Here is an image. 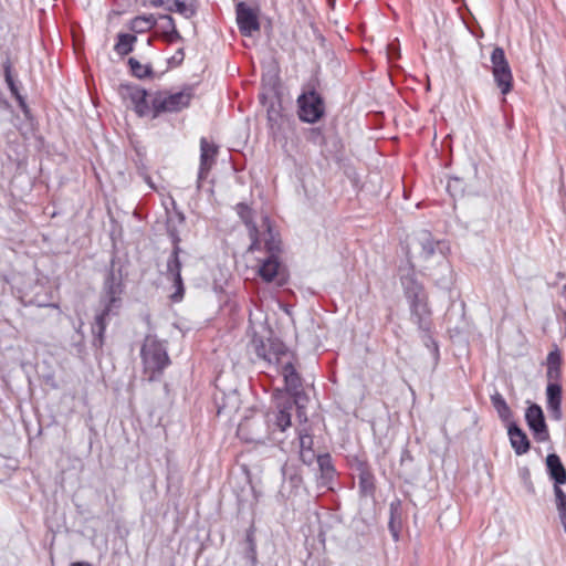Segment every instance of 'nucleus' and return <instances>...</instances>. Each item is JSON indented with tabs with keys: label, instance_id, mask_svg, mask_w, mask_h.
<instances>
[{
	"label": "nucleus",
	"instance_id": "13",
	"mask_svg": "<svg viewBox=\"0 0 566 566\" xmlns=\"http://www.w3.org/2000/svg\"><path fill=\"white\" fill-rule=\"evenodd\" d=\"M3 69V77L4 82L11 93V95L15 98L21 112L23 115L29 118L31 114V109L27 104L25 97L20 93L21 83L18 81L17 75L14 74L13 64L10 57H7L2 63Z\"/></svg>",
	"mask_w": 566,
	"mask_h": 566
},
{
	"label": "nucleus",
	"instance_id": "17",
	"mask_svg": "<svg viewBox=\"0 0 566 566\" xmlns=\"http://www.w3.org/2000/svg\"><path fill=\"white\" fill-rule=\"evenodd\" d=\"M150 7L164 8L169 12H177L186 19L197 13V0H146Z\"/></svg>",
	"mask_w": 566,
	"mask_h": 566
},
{
	"label": "nucleus",
	"instance_id": "43",
	"mask_svg": "<svg viewBox=\"0 0 566 566\" xmlns=\"http://www.w3.org/2000/svg\"><path fill=\"white\" fill-rule=\"evenodd\" d=\"M300 459L305 465H311L316 460L317 455L314 450H300Z\"/></svg>",
	"mask_w": 566,
	"mask_h": 566
},
{
	"label": "nucleus",
	"instance_id": "7",
	"mask_svg": "<svg viewBox=\"0 0 566 566\" xmlns=\"http://www.w3.org/2000/svg\"><path fill=\"white\" fill-rule=\"evenodd\" d=\"M181 251L180 243L172 244V249L166 264L165 276L172 282L175 287V292L170 296L172 302H180L185 295V285L181 277L182 263L179 256Z\"/></svg>",
	"mask_w": 566,
	"mask_h": 566
},
{
	"label": "nucleus",
	"instance_id": "29",
	"mask_svg": "<svg viewBox=\"0 0 566 566\" xmlns=\"http://www.w3.org/2000/svg\"><path fill=\"white\" fill-rule=\"evenodd\" d=\"M137 41V36L130 33H118L117 34V42L114 45L115 52L120 55L125 56L133 52L134 44Z\"/></svg>",
	"mask_w": 566,
	"mask_h": 566
},
{
	"label": "nucleus",
	"instance_id": "10",
	"mask_svg": "<svg viewBox=\"0 0 566 566\" xmlns=\"http://www.w3.org/2000/svg\"><path fill=\"white\" fill-rule=\"evenodd\" d=\"M525 421L537 442L549 440V431L545 421L542 407L537 403H531L525 411Z\"/></svg>",
	"mask_w": 566,
	"mask_h": 566
},
{
	"label": "nucleus",
	"instance_id": "34",
	"mask_svg": "<svg viewBox=\"0 0 566 566\" xmlns=\"http://www.w3.org/2000/svg\"><path fill=\"white\" fill-rule=\"evenodd\" d=\"M282 474L284 476V480L290 483L292 489L297 490L303 483V478H302L298 469L295 467H292V465L289 467L285 464L282 468Z\"/></svg>",
	"mask_w": 566,
	"mask_h": 566
},
{
	"label": "nucleus",
	"instance_id": "4",
	"mask_svg": "<svg viewBox=\"0 0 566 566\" xmlns=\"http://www.w3.org/2000/svg\"><path fill=\"white\" fill-rule=\"evenodd\" d=\"M193 88L187 86L180 92L158 91L151 96V118L164 113H178L187 108L193 97Z\"/></svg>",
	"mask_w": 566,
	"mask_h": 566
},
{
	"label": "nucleus",
	"instance_id": "33",
	"mask_svg": "<svg viewBox=\"0 0 566 566\" xmlns=\"http://www.w3.org/2000/svg\"><path fill=\"white\" fill-rule=\"evenodd\" d=\"M358 488L360 496L374 497L376 492V484L373 471L358 476Z\"/></svg>",
	"mask_w": 566,
	"mask_h": 566
},
{
	"label": "nucleus",
	"instance_id": "21",
	"mask_svg": "<svg viewBox=\"0 0 566 566\" xmlns=\"http://www.w3.org/2000/svg\"><path fill=\"white\" fill-rule=\"evenodd\" d=\"M317 465L319 470L318 485L323 488H329L336 474L332 455L329 453L318 454Z\"/></svg>",
	"mask_w": 566,
	"mask_h": 566
},
{
	"label": "nucleus",
	"instance_id": "6",
	"mask_svg": "<svg viewBox=\"0 0 566 566\" xmlns=\"http://www.w3.org/2000/svg\"><path fill=\"white\" fill-rule=\"evenodd\" d=\"M403 295L409 303L410 319L423 315L432 314L428 304V294L421 282L417 280L413 273H408L400 277Z\"/></svg>",
	"mask_w": 566,
	"mask_h": 566
},
{
	"label": "nucleus",
	"instance_id": "46",
	"mask_svg": "<svg viewBox=\"0 0 566 566\" xmlns=\"http://www.w3.org/2000/svg\"><path fill=\"white\" fill-rule=\"evenodd\" d=\"M244 557L251 563V566H255L256 558V547H247Z\"/></svg>",
	"mask_w": 566,
	"mask_h": 566
},
{
	"label": "nucleus",
	"instance_id": "45",
	"mask_svg": "<svg viewBox=\"0 0 566 566\" xmlns=\"http://www.w3.org/2000/svg\"><path fill=\"white\" fill-rule=\"evenodd\" d=\"M185 59V51L182 48L178 49L176 51V53L171 56V59L169 60V64H172V65H180L182 63Z\"/></svg>",
	"mask_w": 566,
	"mask_h": 566
},
{
	"label": "nucleus",
	"instance_id": "49",
	"mask_svg": "<svg viewBox=\"0 0 566 566\" xmlns=\"http://www.w3.org/2000/svg\"><path fill=\"white\" fill-rule=\"evenodd\" d=\"M256 547L252 533L247 534V547Z\"/></svg>",
	"mask_w": 566,
	"mask_h": 566
},
{
	"label": "nucleus",
	"instance_id": "44",
	"mask_svg": "<svg viewBox=\"0 0 566 566\" xmlns=\"http://www.w3.org/2000/svg\"><path fill=\"white\" fill-rule=\"evenodd\" d=\"M163 36L168 43H174L184 40L179 31L172 28L168 33H163Z\"/></svg>",
	"mask_w": 566,
	"mask_h": 566
},
{
	"label": "nucleus",
	"instance_id": "38",
	"mask_svg": "<svg viewBox=\"0 0 566 566\" xmlns=\"http://www.w3.org/2000/svg\"><path fill=\"white\" fill-rule=\"evenodd\" d=\"M520 478L524 484V488L525 490L530 493V494H534L535 493V488H534V484L531 480V471L527 467H524L522 469H520Z\"/></svg>",
	"mask_w": 566,
	"mask_h": 566
},
{
	"label": "nucleus",
	"instance_id": "28",
	"mask_svg": "<svg viewBox=\"0 0 566 566\" xmlns=\"http://www.w3.org/2000/svg\"><path fill=\"white\" fill-rule=\"evenodd\" d=\"M235 211H237L239 218L241 219V221L248 228L249 235H254L258 232V226L253 221L254 211L252 210V208L244 202H239L235 206Z\"/></svg>",
	"mask_w": 566,
	"mask_h": 566
},
{
	"label": "nucleus",
	"instance_id": "36",
	"mask_svg": "<svg viewBox=\"0 0 566 566\" xmlns=\"http://www.w3.org/2000/svg\"><path fill=\"white\" fill-rule=\"evenodd\" d=\"M306 139L315 145L325 144V136L319 127H312L307 129Z\"/></svg>",
	"mask_w": 566,
	"mask_h": 566
},
{
	"label": "nucleus",
	"instance_id": "25",
	"mask_svg": "<svg viewBox=\"0 0 566 566\" xmlns=\"http://www.w3.org/2000/svg\"><path fill=\"white\" fill-rule=\"evenodd\" d=\"M402 526V503L401 500L395 499L389 505L388 527L392 537L397 541Z\"/></svg>",
	"mask_w": 566,
	"mask_h": 566
},
{
	"label": "nucleus",
	"instance_id": "23",
	"mask_svg": "<svg viewBox=\"0 0 566 566\" xmlns=\"http://www.w3.org/2000/svg\"><path fill=\"white\" fill-rule=\"evenodd\" d=\"M266 114L269 127L274 135L282 132L284 125L290 123V117L282 113V106L280 102L277 104L272 103L268 107Z\"/></svg>",
	"mask_w": 566,
	"mask_h": 566
},
{
	"label": "nucleus",
	"instance_id": "50",
	"mask_svg": "<svg viewBox=\"0 0 566 566\" xmlns=\"http://www.w3.org/2000/svg\"><path fill=\"white\" fill-rule=\"evenodd\" d=\"M142 177H143V179L145 180V182H147V184L149 185V187H150L151 189H155V188H156V187H155V185L153 184V180H151L150 176H148V175H147V174H145V172H142Z\"/></svg>",
	"mask_w": 566,
	"mask_h": 566
},
{
	"label": "nucleus",
	"instance_id": "37",
	"mask_svg": "<svg viewBox=\"0 0 566 566\" xmlns=\"http://www.w3.org/2000/svg\"><path fill=\"white\" fill-rule=\"evenodd\" d=\"M560 485L562 484H554V493L558 513L566 511V493L562 490Z\"/></svg>",
	"mask_w": 566,
	"mask_h": 566
},
{
	"label": "nucleus",
	"instance_id": "42",
	"mask_svg": "<svg viewBox=\"0 0 566 566\" xmlns=\"http://www.w3.org/2000/svg\"><path fill=\"white\" fill-rule=\"evenodd\" d=\"M352 468L357 472V475H363L371 471L367 461L355 457L352 461Z\"/></svg>",
	"mask_w": 566,
	"mask_h": 566
},
{
	"label": "nucleus",
	"instance_id": "55",
	"mask_svg": "<svg viewBox=\"0 0 566 566\" xmlns=\"http://www.w3.org/2000/svg\"><path fill=\"white\" fill-rule=\"evenodd\" d=\"M224 408H226L224 405L218 406V415H220Z\"/></svg>",
	"mask_w": 566,
	"mask_h": 566
},
{
	"label": "nucleus",
	"instance_id": "27",
	"mask_svg": "<svg viewBox=\"0 0 566 566\" xmlns=\"http://www.w3.org/2000/svg\"><path fill=\"white\" fill-rule=\"evenodd\" d=\"M547 371L546 377L548 384H560L562 377V355L558 349L551 352L547 355Z\"/></svg>",
	"mask_w": 566,
	"mask_h": 566
},
{
	"label": "nucleus",
	"instance_id": "15",
	"mask_svg": "<svg viewBox=\"0 0 566 566\" xmlns=\"http://www.w3.org/2000/svg\"><path fill=\"white\" fill-rule=\"evenodd\" d=\"M219 153L218 145L209 143L206 137L200 139V165L198 171V188L201 187L202 180H205L216 164V159Z\"/></svg>",
	"mask_w": 566,
	"mask_h": 566
},
{
	"label": "nucleus",
	"instance_id": "19",
	"mask_svg": "<svg viewBox=\"0 0 566 566\" xmlns=\"http://www.w3.org/2000/svg\"><path fill=\"white\" fill-rule=\"evenodd\" d=\"M547 410L551 417L559 421L563 417L562 413V385L547 384L546 387Z\"/></svg>",
	"mask_w": 566,
	"mask_h": 566
},
{
	"label": "nucleus",
	"instance_id": "2",
	"mask_svg": "<svg viewBox=\"0 0 566 566\" xmlns=\"http://www.w3.org/2000/svg\"><path fill=\"white\" fill-rule=\"evenodd\" d=\"M124 273L123 265L117 258H112L109 268L105 274L103 290L101 294L102 311L96 314L95 322L92 326L93 340L92 345L101 349L104 345V334L112 315H117L122 307V295L125 285L123 283Z\"/></svg>",
	"mask_w": 566,
	"mask_h": 566
},
{
	"label": "nucleus",
	"instance_id": "52",
	"mask_svg": "<svg viewBox=\"0 0 566 566\" xmlns=\"http://www.w3.org/2000/svg\"><path fill=\"white\" fill-rule=\"evenodd\" d=\"M558 515H559V518H560V523L564 526V530L566 532V511L562 512V513H558Z\"/></svg>",
	"mask_w": 566,
	"mask_h": 566
},
{
	"label": "nucleus",
	"instance_id": "24",
	"mask_svg": "<svg viewBox=\"0 0 566 566\" xmlns=\"http://www.w3.org/2000/svg\"><path fill=\"white\" fill-rule=\"evenodd\" d=\"M546 469L548 476L554 481V484L566 483V469L558 454L549 453L546 457Z\"/></svg>",
	"mask_w": 566,
	"mask_h": 566
},
{
	"label": "nucleus",
	"instance_id": "5",
	"mask_svg": "<svg viewBox=\"0 0 566 566\" xmlns=\"http://www.w3.org/2000/svg\"><path fill=\"white\" fill-rule=\"evenodd\" d=\"M297 116L301 122L315 124L325 115L324 97L316 91L313 83L304 86L303 92L296 99Z\"/></svg>",
	"mask_w": 566,
	"mask_h": 566
},
{
	"label": "nucleus",
	"instance_id": "3",
	"mask_svg": "<svg viewBox=\"0 0 566 566\" xmlns=\"http://www.w3.org/2000/svg\"><path fill=\"white\" fill-rule=\"evenodd\" d=\"M140 357L145 373L150 374V381L156 380L171 363L165 344L150 335H147L144 340Z\"/></svg>",
	"mask_w": 566,
	"mask_h": 566
},
{
	"label": "nucleus",
	"instance_id": "39",
	"mask_svg": "<svg viewBox=\"0 0 566 566\" xmlns=\"http://www.w3.org/2000/svg\"><path fill=\"white\" fill-rule=\"evenodd\" d=\"M387 51V59L390 63L398 60L400 57V45L398 40H394L390 43L387 44L386 48Z\"/></svg>",
	"mask_w": 566,
	"mask_h": 566
},
{
	"label": "nucleus",
	"instance_id": "40",
	"mask_svg": "<svg viewBox=\"0 0 566 566\" xmlns=\"http://www.w3.org/2000/svg\"><path fill=\"white\" fill-rule=\"evenodd\" d=\"M166 229H167V234H168L169 239L171 240V244L180 243L181 239L179 235V231H178L176 224L174 223L172 218L167 219Z\"/></svg>",
	"mask_w": 566,
	"mask_h": 566
},
{
	"label": "nucleus",
	"instance_id": "32",
	"mask_svg": "<svg viewBox=\"0 0 566 566\" xmlns=\"http://www.w3.org/2000/svg\"><path fill=\"white\" fill-rule=\"evenodd\" d=\"M127 64L129 66L130 74L136 78L144 80L154 76L151 64H142L135 57H129Z\"/></svg>",
	"mask_w": 566,
	"mask_h": 566
},
{
	"label": "nucleus",
	"instance_id": "18",
	"mask_svg": "<svg viewBox=\"0 0 566 566\" xmlns=\"http://www.w3.org/2000/svg\"><path fill=\"white\" fill-rule=\"evenodd\" d=\"M507 434L511 446L517 455L525 454L530 451L531 441L516 422L511 421L507 424Z\"/></svg>",
	"mask_w": 566,
	"mask_h": 566
},
{
	"label": "nucleus",
	"instance_id": "14",
	"mask_svg": "<svg viewBox=\"0 0 566 566\" xmlns=\"http://www.w3.org/2000/svg\"><path fill=\"white\" fill-rule=\"evenodd\" d=\"M432 314L423 315L420 317L412 318L411 322L418 326L420 338L423 345L432 354L434 364H438L440 358L439 345L433 337V323L431 318Z\"/></svg>",
	"mask_w": 566,
	"mask_h": 566
},
{
	"label": "nucleus",
	"instance_id": "20",
	"mask_svg": "<svg viewBox=\"0 0 566 566\" xmlns=\"http://www.w3.org/2000/svg\"><path fill=\"white\" fill-rule=\"evenodd\" d=\"M430 276L440 289H450L453 283V271L447 256L439 261L437 269L430 273Z\"/></svg>",
	"mask_w": 566,
	"mask_h": 566
},
{
	"label": "nucleus",
	"instance_id": "26",
	"mask_svg": "<svg viewBox=\"0 0 566 566\" xmlns=\"http://www.w3.org/2000/svg\"><path fill=\"white\" fill-rule=\"evenodd\" d=\"M280 269V258L266 256L261 261L258 274L264 282L271 283L279 275Z\"/></svg>",
	"mask_w": 566,
	"mask_h": 566
},
{
	"label": "nucleus",
	"instance_id": "53",
	"mask_svg": "<svg viewBox=\"0 0 566 566\" xmlns=\"http://www.w3.org/2000/svg\"><path fill=\"white\" fill-rule=\"evenodd\" d=\"M70 566H92V565L87 562H74Z\"/></svg>",
	"mask_w": 566,
	"mask_h": 566
},
{
	"label": "nucleus",
	"instance_id": "11",
	"mask_svg": "<svg viewBox=\"0 0 566 566\" xmlns=\"http://www.w3.org/2000/svg\"><path fill=\"white\" fill-rule=\"evenodd\" d=\"M119 92L132 101L134 111L139 117L151 115V103H148V92L145 88L134 84H122Z\"/></svg>",
	"mask_w": 566,
	"mask_h": 566
},
{
	"label": "nucleus",
	"instance_id": "35",
	"mask_svg": "<svg viewBox=\"0 0 566 566\" xmlns=\"http://www.w3.org/2000/svg\"><path fill=\"white\" fill-rule=\"evenodd\" d=\"M300 450H313V436L307 429L298 430Z\"/></svg>",
	"mask_w": 566,
	"mask_h": 566
},
{
	"label": "nucleus",
	"instance_id": "31",
	"mask_svg": "<svg viewBox=\"0 0 566 566\" xmlns=\"http://www.w3.org/2000/svg\"><path fill=\"white\" fill-rule=\"evenodd\" d=\"M157 24L153 14L138 15L130 20L129 29L135 33H144L151 30Z\"/></svg>",
	"mask_w": 566,
	"mask_h": 566
},
{
	"label": "nucleus",
	"instance_id": "16",
	"mask_svg": "<svg viewBox=\"0 0 566 566\" xmlns=\"http://www.w3.org/2000/svg\"><path fill=\"white\" fill-rule=\"evenodd\" d=\"M417 242L421 248L420 256L423 260H428L437 253H439L442 259L449 251L447 242L441 240H434L431 233L427 230H422L418 233Z\"/></svg>",
	"mask_w": 566,
	"mask_h": 566
},
{
	"label": "nucleus",
	"instance_id": "9",
	"mask_svg": "<svg viewBox=\"0 0 566 566\" xmlns=\"http://www.w3.org/2000/svg\"><path fill=\"white\" fill-rule=\"evenodd\" d=\"M295 403L292 400H286L285 402L279 405L276 411L271 415H268V427L270 430L269 439L272 442H282L283 439L276 438L274 434L277 431L284 432L287 428L292 426V409Z\"/></svg>",
	"mask_w": 566,
	"mask_h": 566
},
{
	"label": "nucleus",
	"instance_id": "8",
	"mask_svg": "<svg viewBox=\"0 0 566 566\" xmlns=\"http://www.w3.org/2000/svg\"><path fill=\"white\" fill-rule=\"evenodd\" d=\"M491 62L493 64L492 73L496 85L503 95L509 94L513 86V76L502 48L496 46L493 49Z\"/></svg>",
	"mask_w": 566,
	"mask_h": 566
},
{
	"label": "nucleus",
	"instance_id": "22",
	"mask_svg": "<svg viewBox=\"0 0 566 566\" xmlns=\"http://www.w3.org/2000/svg\"><path fill=\"white\" fill-rule=\"evenodd\" d=\"M264 224L266 227V231L264 233V249L268 253V256L280 258L282 253V241L277 232L270 224V219L268 217L264 218Z\"/></svg>",
	"mask_w": 566,
	"mask_h": 566
},
{
	"label": "nucleus",
	"instance_id": "48",
	"mask_svg": "<svg viewBox=\"0 0 566 566\" xmlns=\"http://www.w3.org/2000/svg\"><path fill=\"white\" fill-rule=\"evenodd\" d=\"M0 108L4 109V111H10L12 108V105L10 104V102L8 101V98L6 97V95L1 88H0Z\"/></svg>",
	"mask_w": 566,
	"mask_h": 566
},
{
	"label": "nucleus",
	"instance_id": "54",
	"mask_svg": "<svg viewBox=\"0 0 566 566\" xmlns=\"http://www.w3.org/2000/svg\"><path fill=\"white\" fill-rule=\"evenodd\" d=\"M36 304H38V306H53V307H56V305H55V304L41 303V302H39V303H36Z\"/></svg>",
	"mask_w": 566,
	"mask_h": 566
},
{
	"label": "nucleus",
	"instance_id": "12",
	"mask_svg": "<svg viewBox=\"0 0 566 566\" xmlns=\"http://www.w3.org/2000/svg\"><path fill=\"white\" fill-rule=\"evenodd\" d=\"M237 23L241 34L251 36L254 31L260 30V22L255 9L240 1L235 6Z\"/></svg>",
	"mask_w": 566,
	"mask_h": 566
},
{
	"label": "nucleus",
	"instance_id": "1",
	"mask_svg": "<svg viewBox=\"0 0 566 566\" xmlns=\"http://www.w3.org/2000/svg\"><path fill=\"white\" fill-rule=\"evenodd\" d=\"M252 344L259 358L280 367L285 390L295 403L298 417L305 415L304 409L310 399L304 391L303 377L298 371L297 355L277 337H270L266 343L262 337H253Z\"/></svg>",
	"mask_w": 566,
	"mask_h": 566
},
{
	"label": "nucleus",
	"instance_id": "30",
	"mask_svg": "<svg viewBox=\"0 0 566 566\" xmlns=\"http://www.w3.org/2000/svg\"><path fill=\"white\" fill-rule=\"evenodd\" d=\"M491 401L499 415V418L509 424L512 421L513 413L503 396L499 392H495L491 396Z\"/></svg>",
	"mask_w": 566,
	"mask_h": 566
},
{
	"label": "nucleus",
	"instance_id": "41",
	"mask_svg": "<svg viewBox=\"0 0 566 566\" xmlns=\"http://www.w3.org/2000/svg\"><path fill=\"white\" fill-rule=\"evenodd\" d=\"M158 20L160 21L159 29L161 33H168L172 29H177L175 20L170 14H159Z\"/></svg>",
	"mask_w": 566,
	"mask_h": 566
},
{
	"label": "nucleus",
	"instance_id": "47",
	"mask_svg": "<svg viewBox=\"0 0 566 566\" xmlns=\"http://www.w3.org/2000/svg\"><path fill=\"white\" fill-rule=\"evenodd\" d=\"M260 232L258 231L254 235H249L251 239V245L249 248L250 251H255L261 249V240L259 238Z\"/></svg>",
	"mask_w": 566,
	"mask_h": 566
},
{
	"label": "nucleus",
	"instance_id": "51",
	"mask_svg": "<svg viewBox=\"0 0 566 566\" xmlns=\"http://www.w3.org/2000/svg\"><path fill=\"white\" fill-rule=\"evenodd\" d=\"M175 217L177 218L178 223L181 224L185 222V214L181 211H176Z\"/></svg>",
	"mask_w": 566,
	"mask_h": 566
}]
</instances>
